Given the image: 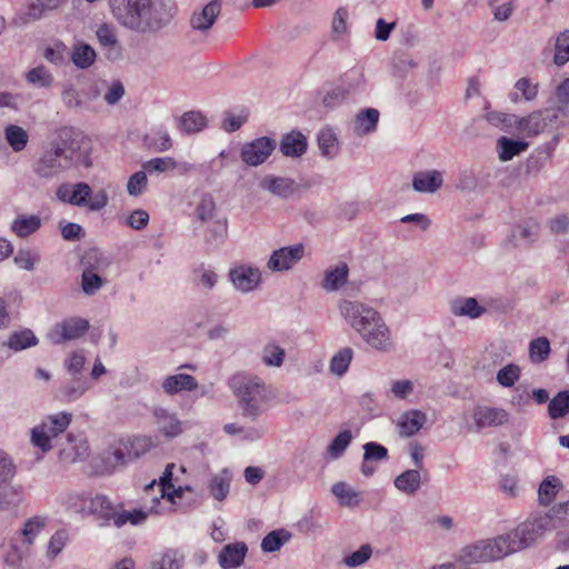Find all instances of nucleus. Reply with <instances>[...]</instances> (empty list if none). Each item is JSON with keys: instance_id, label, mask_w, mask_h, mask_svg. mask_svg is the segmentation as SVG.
<instances>
[{"instance_id": "1", "label": "nucleus", "mask_w": 569, "mask_h": 569, "mask_svg": "<svg viewBox=\"0 0 569 569\" xmlns=\"http://www.w3.org/2000/svg\"><path fill=\"white\" fill-rule=\"evenodd\" d=\"M86 138L72 127H61L48 147L33 163V171L41 178H51L72 167L92 166Z\"/></svg>"}, {"instance_id": "2", "label": "nucleus", "mask_w": 569, "mask_h": 569, "mask_svg": "<svg viewBox=\"0 0 569 569\" xmlns=\"http://www.w3.org/2000/svg\"><path fill=\"white\" fill-rule=\"evenodd\" d=\"M111 13L123 28L156 36L167 28L177 7L172 0H109Z\"/></svg>"}, {"instance_id": "3", "label": "nucleus", "mask_w": 569, "mask_h": 569, "mask_svg": "<svg viewBox=\"0 0 569 569\" xmlns=\"http://www.w3.org/2000/svg\"><path fill=\"white\" fill-rule=\"evenodd\" d=\"M228 386L237 399L243 419L256 422L268 411L271 395L261 378L238 372L229 379Z\"/></svg>"}, {"instance_id": "4", "label": "nucleus", "mask_w": 569, "mask_h": 569, "mask_svg": "<svg viewBox=\"0 0 569 569\" xmlns=\"http://www.w3.org/2000/svg\"><path fill=\"white\" fill-rule=\"evenodd\" d=\"M561 523V516L556 513L552 507L547 512H532L517 528L502 536L511 555L535 545L546 533L555 530Z\"/></svg>"}, {"instance_id": "5", "label": "nucleus", "mask_w": 569, "mask_h": 569, "mask_svg": "<svg viewBox=\"0 0 569 569\" xmlns=\"http://www.w3.org/2000/svg\"><path fill=\"white\" fill-rule=\"evenodd\" d=\"M56 194L63 202L86 207L91 211L102 210L109 201L107 191L99 190L92 196V190L86 182L63 183L57 189Z\"/></svg>"}, {"instance_id": "6", "label": "nucleus", "mask_w": 569, "mask_h": 569, "mask_svg": "<svg viewBox=\"0 0 569 569\" xmlns=\"http://www.w3.org/2000/svg\"><path fill=\"white\" fill-rule=\"evenodd\" d=\"M503 536L495 539L480 540L473 545L463 547L458 555V560L463 565L495 561L510 555Z\"/></svg>"}, {"instance_id": "7", "label": "nucleus", "mask_w": 569, "mask_h": 569, "mask_svg": "<svg viewBox=\"0 0 569 569\" xmlns=\"http://www.w3.org/2000/svg\"><path fill=\"white\" fill-rule=\"evenodd\" d=\"M72 413L62 411L47 416L31 430V442L43 452L51 450V439L62 433L71 423Z\"/></svg>"}, {"instance_id": "8", "label": "nucleus", "mask_w": 569, "mask_h": 569, "mask_svg": "<svg viewBox=\"0 0 569 569\" xmlns=\"http://www.w3.org/2000/svg\"><path fill=\"white\" fill-rule=\"evenodd\" d=\"M345 320L360 335L373 339L366 326H378L380 313L372 307L360 301L342 300L339 305Z\"/></svg>"}, {"instance_id": "9", "label": "nucleus", "mask_w": 569, "mask_h": 569, "mask_svg": "<svg viewBox=\"0 0 569 569\" xmlns=\"http://www.w3.org/2000/svg\"><path fill=\"white\" fill-rule=\"evenodd\" d=\"M565 121L555 112L553 109L546 108L537 110L527 117H518L515 124V130L522 133L525 137H536L549 128H557Z\"/></svg>"}, {"instance_id": "10", "label": "nucleus", "mask_w": 569, "mask_h": 569, "mask_svg": "<svg viewBox=\"0 0 569 569\" xmlns=\"http://www.w3.org/2000/svg\"><path fill=\"white\" fill-rule=\"evenodd\" d=\"M139 441L119 440L109 446L102 453V463L107 472H113L118 467L126 466L138 457L132 449Z\"/></svg>"}, {"instance_id": "11", "label": "nucleus", "mask_w": 569, "mask_h": 569, "mask_svg": "<svg viewBox=\"0 0 569 569\" xmlns=\"http://www.w3.org/2000/svg\"><path fill=\"white\" fill-rule=\"evenodd\" d=\"M277 147L274 139L269 137H260L247 142L241 148L242 161L250 166L257 167L267 161Z\"/></svg>"}, {"instance_id": "12", "label": "nucleus", "mask_w": 569, "mask_h": 569, "mask_svg": "<svg viewBox=\"0 0 569 569\" xmlns=\"http://www.w3.org/2000/svg\"><path fill=\"white\" fill-rule=\"evenodd\" d=\"M89 327L88 320L73 317L56 323L48 337L53 345H61L66 341L80 338L89 330Z\"/></svg>"}, {"instance_id": "13", "label": "nucleus", "mask_w": 569, "mask_h": 569, "mask_svg": "<svg viewBox=\"0 0 569 569\" xmlns=\"http://www.w3.org/2000/svg\"><path fill=\"white\" fill-rule=\"evenodd\" d=\"M78 499L81 501L80 511L97 516L101 520L100 526H109L111 523L114 507L106 496L96 495L90 497L82 493L78 496Z\"/></svg>"}, {"instance_id": "14", "label": "nucleus", "mask_w": 569, "mask_h": 569, "mask_svg": "<svg viewBox=\"0 0 569 569\" xmlns=\"http://www.w3.org/2000/svg\"><path fill=\"white\" fill-rule=\"evenodd\" d=\"M305 254L302 243L282 247L272 252L267 266L272 271H287L299 262Z\"/></svg>"}, {"instance_id": "15", "label": "nucleus", "mask_w": 569, "mask_h": 569, "mask_svg": "<svg viewBox=\"0 0 569 569\" xmlns=\"http://www.w3.org/2000/svg\"><path fill=\"white\" fill-rule=\"evenodd\" d=\"M229 278L237 290L249 292L258 287L261 273L258 268L238 266L229 271Z\"/></svg>"}, {"instance_id": "16", "label": "nucleus", "mask_w": 569, "mask_h": 569, "mask_svg": "<svg viewBox=\"0 0 569 569\" xmlns=\"http://www.w3.org/2000/svg\"><path fill=\"white\" fill-rule=\"evenodd\" d=\"M473 420L478 430L498 427L509 421V413L502 408L479 406L473 411Z\"/></svg>"}, {"instance_id": "17", "label": "nucleus", "mask_w": 569, "mask_h": 569, "mask_svg": "<svg viewBox=\"0 0 569 569\" xmlns=\"http://www.w3.org/2000/svg\"><path fill=\"white\" fill-rule=\"evenodd\" d=\"M153 417L158 425L159 431L166 438L172 439L178 437L183 431V423L180 421L174 412L162 407L153 409Z\"/></svg>"}, {"instance_id": "18", "label": "nucleus", "mask_w": 569, "mask_h": 569, "mask_svg": "<svg viewBox=\"0 0 569 569\" xmlns=\"http://www.w3.org/2000/svg\"><path fill=\"white\" fill-rule=\"evenodd\" d=\"M248 553L244 542L238 541L226 545L218 555V563L222 569H234L240 567Z\"/></svg>"}, {"instance_id": "19", "label": "nucleus", "mask_w": 569, "mask_h": 569, "mask_svg": "<svg viewBox=\"0 0 569 569\" xmlns=\"http://www.w3.org/2000/svg\"><path fill=\"white\" fill-rule=\"evenodd\" d=\"M260 186L272 194L282 199L292 197L299 190V184L291 178L266 176Z\"/></svg>"}, {"instance_id": "20", "label": "nucleus", "mask_w": 569, "mask_h": 569, "mask_svg": "<svg viewBox=\"0 0 569 569\" xmlns=\"http://www.w3.org/2000/svg\"><path fill=\"white\" fill-rule=\"evenodd\" d=\"M427 422V415L421 410L411 409L400 415L397 421L398 433L402 438H408L417 432Z\"/></svg>"}, {"instance_id": "21", "label": "nucleus", "mask_w": 569, "mask_h": 569, "mask_svg": "<svg viewBox=\"0 0 569 569\" xmlns=\"http://www.w3.org/2000/svg\"><path fill=\"white\" fill-rule=\"evenodd\" d=\"M221 12V2L212 0L207 3L200 12H194L190 19L192 29L198 31H208L214 24L218 16Z\"/></svg>"}, {"instance_id": "22", "label": "nucleus", "mask_w": 569, "mask_h": 569, "mask_svg": "<svg viewBox=\"0 0 569 569\" xmlns=\"http://www.w3.org/2000/svg\"><path fill=\"white\" fill-rule=\"evenodd\" d=\"M308 148L307 138L298 130L284 134L280 141L279 149L286 157L298 158L306 153Z\"/></svg>"}, {"instance_id": "23", "label": "nucleus", "mask_w": 569, "mask_h": 569, "mask_svg": "<svg viewBox=\"0 0 569 569\" xmlns=\"http://www.w3.org/2000/svg\"><path fill=\"white\" fill-rule=\"evenodd\" d=\"M442 183V173L438 170L418 171L412 179V188L421 193H433Z\"/></svg>"}, {"instance_id": "24", "label": "nucleus", "mask_w": 569, "mask_h": 569, "mask_svg": "<svg viewBox=\"0 0 569 569\" xmlns=\"http://www.w3.org/2000/svg\"><path fill=\"white\" fill-rule=\"evenodd\" d=\"M367 330L369 335L373 338H368L367 336H360L370 347L381 350L388 351L391 348V333L387 325L385 323L381 316H379V327L378 326H367Z\"/></svg>"}, {"instance_id": "25", "label": "nucleus", "mask_w": 569, "mask_h": 569, "mask_svg": "<svg viewBox=\"0 0 569 569\" xmlns=\"http://www.w3.org/2000/svg\"><path fill=\"white\" fill-rule=\"evenodd\" d=\"M47 11L42 0H29L24 7L16 12L12 22L17 27H23L40 20Z\"/></svg>"}, {"instance_id": "26", "label": "nucleus", "mask_w": 569, "mask_h": 569, "mask_svg": "<svg viewBox=\"0 0 569 569\" xmlns=\"http://www.w3.org/2000/svg\"><path fill=\"white\" fill-rule=\"evenodd\" d=\"M198 388V381L191 375L177 373L168 376L162 381V389L169 396H174L182 391H193Z\"/></svg>"}, {"instance_id": "27", "label": "nucleus", "mask_w": 569, "mask_h": 569, "mask_svg": "<svg viewBox=\"0 0 569 569\" xmlns=\"http://www.w3.org/2000/svg\"><path fill=\"white\" fill-rule=\"evenodd\" d=\"M450 311L457 317L477 319L486 313V308L480 306L476 298H457L450 303Z\"/></svg>"}, {"instance_id": "28", "label": "nucleus", "mask_w": 569, "mask_h": 569, "mask_svg": "<svg viewBox=\"0 0 569 569\" xmlns=\"http://www.w3.org/2000/svg\"><path fill=\"white\" fill-rule=\"evenodd\" d=\"M349 268L346 262H340L326 271L322 281V288L326 291H336L340 289L348 280Z\"/></svg>"}, {"instance_id": "29", "label": "nucleus", "mask_w": 569, "mask_h": 569, "mask_svg": "<svg viewBox=\"0 0 569 569\" xmlns=\"http://www.w3.org/2000/svg\"><path fill=\"white\" fill-rule=\"evenodd\" d=\"M395 487L406 493L415 495L421 486V473L417 469H408L395 478Z\"/></svg>"}, {"instance_id": "30", "label": "nucleus", "mask_w": 569, "mask_h": 569, "mask_svg": "<svg viewBox=\"0 0 569 569\" xmlns=\"http://www.w3.org/2000/svg\"><path fill=\"white\" fill-rule=\"evenodd\" d=\"M39 343V339L31 329L24 328L18 331H13L8 341L3 343L13 351H22L24 349L34 347Z\"/></svg>"}, {"instance_id": "31", "label": "nucleus", "mask_w": 569, "mask_h": 569, "mask_svg": "<svg viewBox=\"0 0 569 569\" xmlns=\"http://www.w3.org/2000/svg\"><path fill=\"white\" fill-rule=\"evenodd\" d=\"M529 144L522 140H513L508 137H500L497 140L499 159L503 162L511 160L528 149Z\"/></svg>"}, {"instance_id": "32", "label": "nucleus", "mask_w": 569, "mask_h": 569, "mask_svg": "<svg viewBox=\"0 0 569 569\" xmlns=\"http://www.w3.org/2000/svg\"><path fill=\"white\" fill-rule=\"evenodd\" d=\"M379 116V111L373 108H368L360 111L355 119V132L359 136L373 132L377 128Z\"/></svg>"}, {"instance_id": "33", "label": "nucleus", "mask_w": 569, "mask_h": 569, "mask_svg": "<svg viewBox=\"0 0 569 569\" xmlns=\"http://www.w3.org/2000/svg\"><path fill=\"white\" fill-rule=\"evenodd\" d=\"M23 499V488L20 485H2L0 487V510L17 508Z\"/></svg>"}, {"instance_id": "34", "label": "nucleus", "mask_w": 569, "mask_h": 569, "mask_svg": "<svg viewBox=\"0 0 569 569\" xmlns=\"http://www.w3.org/2000/svg\"><path fill=\"white\" fill-rule=\"evenodd\" d=\"M41 227V219L37 214L20 216L11 223V231L19 238H27L37 232Z\"/></svg>"}, {"instance_id": "35", "label": "nucleus", "mask_w": 569, "mask_h": 569, "mask_svg": "<svg viewBox=\"0 0 569 569\" xmlns=\"http://www.w3.org/2000/svg\"><path fill=\"white\" fill-rule=\"evenodd\" d=\"M207 127V119L200 111L184 112L178 119V128L187 134L196 133Z\"/></svg>"}, {"instance_id": "36", "label": "nucleus", "mask_w": 569, "mask_h": 569, "mask_svg": "<svg viewBox=\"0 0 569 569\" xmlns=\"http://www.w3.org/2000/svg\"><path fill=\"white\" fill-rule=\"evenodd\" d=\"M89 385L86 379L81 377L72 378V381L63 385L57 393L61 401L72 402L78 400L87 390Z\"/></svg>"}, {"instance_id": "37", "label": "nucleus", "mask_w": 569, "mask_h": 569, "mask_svg": "<svg viewBox=\"0 0 569 569\" xmlns=\"http://www.w3.org/2000/svg\"><path fill=\"white\" fill-rule=\"evenodd\" d=\"M24 78L28 84L39 89H49L54 82L53 74L43 64L37 66L27 71Z\"/></svg>"}, {"instance_id": "38", "label": "nucleus", "mask_w": 569, "mask_h": 569, "mask_svg": "<svg viewBox=\"0 0 569 569\" xmlns=\"http://www.w3.org/2000/svg\"><path fill=\"white\" fill-rule=\"evenodd\" d=\"M538 232V222L535 220H527L515 227L512 230V238L517 246L521 243L531 244L537 240Z\"/></svg>"}, {"instance_id": "39", "label": "nucleus", "mask_w": 569, "mask_h": 569, "mask_svg": "<svg viewBox=\"0 0 569 569\" xmlns=\"http://www.w3.org/2000/svg\"><path fill=\"white\" fill-rule=\"evenodd\" d=\"M207 231L204 234L206 243L217 248L219 247L227 237V219L226 218H217L210 222H207Z\"/></svg>"}, {"instance_id": "40", "label": "nucleus", "mask_w": 569, "mask_h": 569, "mask_svg": "<svg viewBox=\"0 0 569 569\" xmlns=\"http://www.w3.org/2000/svg\"><path fill=\"white\" fill-rule=\"evenodd\" d=\"M97 54L94 49L87 43H77L73 46L70 59L79 69H87L96 61Z\"/></svg>"}, {"instance_id": "41", "label": "nucleus", "mask_w": 569, "mask_h": 569, "mask_svg": "<svg viewBox=\"0 0 569 569\" xmlns=\"http://www.w3.org/2000/svg\"><path fill=\"white\" fill-rule=\"evenodd\" d=\"M230 481L231 478L227 470L212 476L208 485L211 496L218 501L224 500L230 491Z\"/></svg>"}, {"instance_id": "42", "label": "nucleus", "mask_w": 569, "mask_h": 569, "mask_svg": "<svg viewBox=\"0 0 569 569\" xmlns=\"http://www.w3.org/2000/svg\"><path fill=\"white\" fill-rule=\"evenodd\" d=\"M111 261L109 257L103 254L98 249L89 250L83 259H82V266L83 269H89L92 272L102 274L110 266Z\"/></svg>"}, {"instance_id": "43", "label": "nucleus", "mask_w": 569, "mask_h": 569, "mask_svg": "<svg viewBox=\"0 0 569 569\" xmlns=\"http://www.w3.org/2000/svg\"><path fill=\"white\" fill-rule=\"evenodd\" d=\"M4 138L14 152L24 150L29 141L28 132L17 124L6 127Z\"/></svg>"}, {"instance_id": "44", "label": "nucleus", "mask_w": 569, "mask_h": 569, "mask_svg": "<svg viewBox=\"0 0 569 569\" xmlns=\"http://www.w3.org/2000/svg\"><path fill=\"white\" fill-rule=\"evenodd\" d=\"M555 96L557 106L550 108L566 121L569 119V78H566L557 86Z\"/></svg>"}, {"instance_id": "45", "label": "nucleus", "mask_w": 569, "mask_h": 569, "mask_svg": "<svg viewBox=\"0 0 569 569\" xmlns=\"http://www.w3.org/2000/svg\"><path fill=\"white\" fill-rule=\"evenodd\" d=\"M331 492L336 496L339 503L346 507H355L360 502L359 492L343 481L335 483Z\"/></svg>"}, {"instance_id": "46", "label": "nucleus", "mask_w": 569, "mask_h": 569, "mask_svg": "<svg viewBox=\"0 0 569 569\" xmlns=\"http://www.w3.org/2000/svg\"><path fill=\"white\" fill-rule=\"evenodd\" d=\"M353 439L350 430L340 431L327 448V456L331 460L341 458Z\"/></svg>"}, {"instance_id": "47", "label": "nucleus", "mask_w": 569, "mask_h": 569, "mask_svg": "<svg viewBox=\"0 0 569 569\" xmlns=\"http://www.w3.org/2000/svg\"><path fill=\"white\" fill-rule=\"evenodd\" d=\"M561 487V480L555 476L543 479L538 488L539 502L543 506L551 503Z\"/></svg>"}, {"instance_id": "48", "label": "nucleus", "mask_w": 569, "mask_h": 569, "mask_svg": "<svg viewBox=\"0 0 569 569\" xmlns=\"http://www.w3.org/2000/svg\"><path fill=\"white\" fill-rule=\"evenodd\" d=\"M47 523V519L41 516H34L30 519H28L23 528L21 530V533L23 536L22 545L26 547H29L33 543L34 539L38 537V535L44 529Z\"/></svg>"}, {"instance_id": "49", "label": "nucleus", "mask_w": 569, "mask_h": 569, "mask_svg": "<svg viewBox=\"0 0 569 569\" xmlns=\"http://www.w3.org/2000/svg\"><path fill=\"white\" fill-rule=\"evenodd\" d=\"M291 538V533L286 529H277L269 532L261 541V549L264 552L278 551Z\"/></svg>"}, {"instance_id": "50", "label": "nucleus", "mask_w": 569, "mask_h": 569, "mask_svg": "<svg viewBox=\"0 0 569 569\" xmlns=\"http://www.w3.org/2000/svg\"><path fill=\"white\" fill-rule=\"evenodd\" d=\"M549 417L553 420L563 418L569 413V390L558 392L548 405Z\"/></svg>"}, {"instance_id": "51", "label": "nucleus", "mask_w": 569, "mask_h": 569, "mask_svg": "<svg viewBox=\"0 0 569 569\" xmlns=\"http://www.w3.org/2000/svg\"><path fill=\"white\" fill-rule=\"evenodd\" d=\"M194 216L202 223H207L217 219L216 202L211 194L206 193L202 196L201 200L196 207Z\"/></svg>"}, {"instance_id": "52", "label": "nucleus", "mask_w": 569, "mask_h": 569, "mask_svg": "<svg viewBox=\"0 0 569 569\" xmlns=\"http://www.w3.org/2000/svg\"><path fill=\"white\" fill-rule=\"evenodd\" d=\"M106 283L107 280L100 273L92 272L89 269L82 270L81 289L87 296L96 295Z\"/></svg>"}, {"instance_id": "53", "label": "nucleus", "mask_w": 569, "mask_h": 569, "mask_svg": "<svg viewBox=\"0 0 569 569\" xmlns=\"http://www.w3.org/2000/svg\"><path fill=\"white\" fill-rule=\"evenodd\" d=\"M318 146L323 157L332 159L338 152V140L331 129H323L318 134Z\"/></svg>"}, {"instance_id": "54", "label": "nucleus", "mask_w": 569, "mask_h": 569, "mask_svg": "<svg viewBox=\"0 0 569 569\" xmlns=\"http://www.w3.org/2000/svg\"><path fill=\"white\" fill-rule=\"evenodd\" d=\"M353 357V350L350 347L339 350L330 361V370L338 377H342L350 366Z\"/></svg>"}, {"instance_id": "55", "label": "nucleus", "mask_w": 569, "mask_h": 569, "mask_svg": "<svg viewBox=\"0 0 569 569\" xmlns=\"http://www.w3.org/2000/svg\"><path fill=\"white\" fill-rule=\"evenodd\" d=\"M569 61V29L563 30L556 37L553 63L558 67Z\"/></svg>"}, {"instance_id": "56", "label": "nucleus", "mask_w": 569, "mask_h": 569, "mask_svg": "<svg viewBox=\"0 0 569 569\" xmlns=\"http://www.w3.org/2000/svg\"><path fill=\"white\" fill-rule=\"evenodd\" d=\"M61 99L68 109H81L86 106V100L82 99V94L70 82L62 84Z\"/></svg>"}, {"instance_id": "57", "label": "nucleus", "mask_w": 569, "mask_h": 569, "mask_svg": "<svg viewBox=\"0 0 569 569\" xmlns=\"http://www.w3.org/2000/svg\"><path fill=\"white\" fill-rule=\"evenodd\" d=\"M284 358V349L273 342L267 343L262 349V361L268 367H281Z\"/></svg>"}, {"instance_id": "58", "label": "nucleus", "mask_w": 569, "mask_h": 569, "mask_svg": "<svg viewBox=\"0 0 569 569\" xmlns=\"http://www.w3.org/2000/svg\"><path fill=\"white\" fill-rule=\"evenodd\" d=\"M184 557L179 551L170 549L166 551L159 561L154 562L152 569H182Z\"/></svg>"}, {"instance_id": "59", "label": "nucleus", "mask_w": 569, "mask_h": 569, "mask_svg": "<svg viewBox=\"0 0 569 569\" xmlns=\"http://www.w3.org/2000/svg\"><path fill=\"white\" fill-rule=\"evenodd\" d=\"M550 353V342L546 337H539L530 341L529 356L532 362L545 361Z\"/></svg>"}, {"instance_id": "60", "label": "nucleus", "mask_w": 569, "mask_h": 569, "mask_svg": "<svg viewBox=\"0 0 569 569\" xmlns=\"http://www.w3.org/2000/svg\"><path fill=\"white\" fill-rule=\"evenodd\" d=\"M177 167V161L171 157L153 158L142 163V169L148 173H162Z\"/></svg>"}, {"instance_id": "61", "label": "nucleus", "mask_w": 569, "mask_h": 569, "mask_svg": "<svg viewBox=\"0 0 569 569\" xmlns=\"http://www.w3.org/2000/svg\"><path fill=\"white\" fill-rule=\"evenodd\" d=\"M144 141L148 147L153 148L159 152H163L172 148L171 137L166 129H159L153 134L147 136Z\"/></svg>"}, {"instance_id": "62", "label": "nucleus", "mask_w": 569, "mask_h": 569, "mask_svg": "<svg viewBox=\"0 0 569 569\" xmlns=\"http://www.w3.org/2000/svg\"><path fill=\"white\" fill-rule=\"evenodd\" d=\"M17 473V466L7 452L0 450V487L9 485Z\"/></svg>"}, {"instance_id": "63", "label": "nucleus", "mask_w": 569, "mask_h": 569, "mask_svg": "<svg viewBox=\"0 0 569 569\" xmlns=\"http://www.w3.org/2000/svg\"><path fill=\"white\" fill-rule=\"evenodd\" d=\"M372 553V548L370 545H362L358 550L353 551L349 556L342 559L343 565L349 568H356L363 563H366Z\"/></svg>"}, {"instance_id": "64", "label": "nucleus", "mask_w": 569, "mask_h": 569, "mask_svg": "<svg viewBox=\"0 0 569 569\" xmlns=\"http://www.w3.org/2000/svg\"><path fill=\"white\" fill-rule=\"evenodd\" d=\"M40 260V256L38 252L32 251L30 249H19L16 253L13 261L14 263L24 270L32 271L34 269L36 263Z\"/></svg>"}]
</instances>
